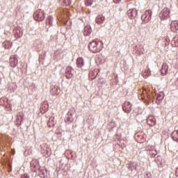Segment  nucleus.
Instances as JSON below:
<instances>
[{
    "instance_id": "obj_10",
    "label": "nucleus",
    "mask_w": 178,
    "mask_h": 178,
    "mask_svg": "<svg viewBox=\"0 0 178 178\" xmlns=\"http://www.w3.org/2000/svg\"><path fill=\"white\" fill-rule=\"evenodd\" d=\"M170 29L172 33H176L178 31V21H172L170 24Z\"/></svg>"
},
{
    "instance_id": "obj_14",
    "label": "nucleus",
    "mask_w": 178,
    "mask_h": 178,
    "mask_svg": "<svg viewBox=\"0 0 178 178\" xmlns=\"http://www.w3.org/2000/svg\"><path fill=\"white\" fill-rule=\"evenodd\" d=\"M76 66L78 67H83L84 66V60L82 58H78L76 59Z\"/></svg>"
},
{
    "instance_id": "obj_17",
    "label": "nucleus",
    "mask_w": 178,
    "mask_h": 178,
    "mask_svg": "<svg viewBox=\"0 0 178 178\" xmlns=\"http://www.w3.org/2000/svg\"><path fill=\"white\" fill-rule=\"evenodd\" d=\"M53 20H54V18H52V17H51V16L47 17L46 19L47 26H49V27H51V26H52Z\"/></svg>"
},
{
    "instance_id": "obj_7",
    "label": "nucleus",
    "mask_w": 178,
    "mask_h": 178,
    "mask_svg": "<svg viewBox=\"0 0 178 178\" xmlns=\"http://www.w3.org/2000/svg\"><path fill=\"white\" fill-rule=\"evenodd\" d=\"M122 109L125 113L131 112V104L129 102H125L123 104Z\"/></svg>"
},
{
    "instance_id": "obj_32",
    "label": "nucleus",
    "mask_w": 178,
    "mask_h": 178,
    "mask_svg": "<svg viewBox=\"0 0 178 178\" xmlns=\"http://www.w3.org/2000/svg\"><path fill=\"white\" fill-rule=\"evenodd\" d=\"M47 156H49V155H51V152L49 153L48 148H47Z\"/></svg>"
},
{
    "instance_id": "obj_6",
    "label": "nucleus",
    "mask_w": 178,
    "mask_h": 178,
    "mask_svg": "<svg viewBox=\"0 0 178 178\" xmlns=\"http://www.w3.org/2000/svg\"><path fill=\"white\" fill-rule=\"evenodd\" d=\"M73 68L70 66H67L65 69V75L66 79H72L73 77Z\"/></svg>"
},
{
    "instance_id": "obj_31",
    "label": "nucleus",
    "mask_w": 178,
    "mask_h": 178,
    "mask_svg": "<svg viewBox=\"0 0 178 178\" xmlns=\"http://www.w3.org/2000/svg\"><path fill=\"white\" fill-rule=\"evenodd\" d=\"M115 3H119L122 0H113Z\"/></svg>"
},
{
    "instance_id": "obj_2",
    "label": "nucleus",
    "mask_w": 178,
    "mask_h": 178,
    "mask_svg": "<svg viewBox=\"0 0 178 178\" xmlns=\"http://www.w3.org/2000/svg\"><path fill=\"white\" fill-rule=\"evenodd\" d=\"M33 17L37 22H42L45 19V13L42 10H38L34 13Z\"/></svg>"
},
{
    "instance_id": "obj_9",
    "label": "nucleus",
    "mask_w": 178,
    "mask_h": 178,
    "mask_svg": "<svg viewBox=\"0 0 178 178\" xmlns=\"http://www.w3.org/2000/svg\"><path fill=\"white\" fill-rule=\"evenodd\" d=\"M169 70V65L166 63H163L162 67H161V74L163 76H166L168 74V72Z\"/></svg>"
},
{
    "instance_id": "obj_20",
    "label": "nucleus",
    "mask_w": 178,
    "mask_h": 178,
    "mask_svg": "<svg viewBox=\"0 0 178 178\" xmlns=\"http://www.w3.org/2000/svg\"><path fill=\"white\" fill-rule=\"evenodd\" d=\"M163 93L159 92V94H157L156 99H158L159 101H162V99H163Z\"/></svg>"
},
{
    "instance_id": "obj_24",
    "label": "nucleus",
    "mask_w": 178,
    "mask_h": 178,
    "mask_svg": "<svg viewBox=\"0 0 178 178\" xmlns=\"http://www.w3.org/2000/svg\"><path fill=\"white\" fill-rule=\"evenodd\" d=\"M150 154H152V156H155V155H156V154H158V152H156V150H152L150 152Z\"/></svg>"
},
{
    "instance_id": "obj_22",
    "label": "nucleus",
    "mask_w": 178,
    "mask_h": 178,
    "mask_svg": "<svg viewBox=\"0 0 178 178\" xmlns=\"http://www.w3.org/2000/svg\"><path fill=\"white\" fill-rule=\"evenodd\" d=\"M38 172H39V175L40 176H41V177H44V176H45V172L44 171V170L39 168Z\"/></svg>"
},
{
    "instance_id": "obj_3",
    "label": "nucleus",
    "mask_w": 178,
    "mask_h": 178,
    "mask_svg": "<svg viewBox=\"0 0 178 178\" xmlns=\"http://www.w3.org/2000/svg\"><path fill=\"white\" fill-rule=\"evenodd\" d=\"M170 9L168 8H164L161 12L159 13V17L161 20H166L170 17Z\"/></svg>"
},
{
    "instance_id": "obj_26",
    "label": "nucleus",
    "mask_w": 178,
    "mask_h": 178,
    "mask_svg": "<svg viewBox=\"0 0 178 178\" xmlns=\"http://www.w3.org/2000/svg\"><path fill=\"white\" fill-rule=\"evenodd\" d=\"M21 178H30L27 174H24V175H22Z\"/></svg>"
},
{
    "instance_id": "obj_8",
    "label": "nucleus",
    "mask_w": 178,
    "mask_h": 178,
    "mask_svg": "<svg viewBox=\"0 0 178 178\" xmlns=\"http://www.w3.org/2000/svg\"><path fill=\"white\" fill-rule=\"evenodd\" d=\"M40 168V164L36 160H33L31 163V169L33 172H38Z\"/></svg>"
},
{
    "instance_id": "obj_28",
    "label": "nucleus",
    "mask_w": 178,
    "mask_h": 178,
    "mask_svg": "<svg viewBox=\"0 0 178 178\" xmlns=\"http://www.w3.org/2000/svg\"><path fill=\"white\" fill-rule=\"evenodd\" d=\"M149 74H151V71L147 70V74H145V76H149Z\"/></svg>"
},
{
    "instance_id": "obj_19",
    "label": "nucleus",
    "mask_w": 178,
    "mask_h": 178,
    "mask_svg": "<svg viewBox=\"0 0 178 178\" xmlns=\"http://www.w3.org/2000/svg\"><path fill=\"white\" fill-rule=\"evenodd\" d=\"M65 122H68V123L73 122V115L70 114V115H67Z\"/></svg>"
},
{
    "instance_id": "obj_16",
    "label": "nucleus",
    "mask_w": 178,
    "mask_h": 178,
    "mask_svg": "<svg viewBox=\"0 0 178 178\" xmlns=\"http://www.w3.org/2000/svg\"><path fill=\"white\" fill-rule=\"evenodd\" d=\"M171 137L174 141L178 143V130L174 131L171 134Z\"/></svg>"
},
{
    "instance_id": "obj_12",
    "label": "nucleus",
    "mask_w": 178,
    "mask_h": 178,
    "mask_svg": "<svg viewBox=\"0 0 178 178\" xmlns=\"http://www.w3.org/2000/svg\"><path fill=\"white\" fill-rule=\"evenodd\" d=\"M156 122L155 120V118H154L153 116H149L147 118V124L149 125V126H155Z\"/></svg>"
},
{
    "instance_id": "obj_1",
    "label": "nucleus",
    "mask_w": 178,
    "mask_h": 178,
    "mask_svg": "<svg viewBox=\"0 0 178 178\" xmlns=\"http://www.w3.org/2000/svg\"><path fill=\"white\" fill-rule=\"evenodd\" d=\"M103 48L104 43L102 41L93 40L88 44V49L90 52H92V54H98V52H101Z\"/></svg>"
},
{
    "instance_id": "obj_25",
    "label": "nucleus",
    "mask_w": 178,
    "mask_h": 178,
    "mask_svg": "<svg viewBox=\"0 0 178 178\" xmlns=\"http://www.w3.org/2000/svg\"><path fill=\"white\" fill-rule=\"evenodd\" d=\"M64 3H66V5H70L72 1H70V0H64Z\"/></svg>"
},
{
    "instance_id": "obj_21",
    "label": "nucleus",
    "mask_w": 178,
    "mask_h": 178,
    "mask_svg": "<svg viewBox=\"0 0 178 178\" xmlns=\"http://www.w3.org/2000/svg\"><path fill=\"white\" fill-rule=\"evenodd\" d=\"M138 141H139V143H144V141H145V139L144 138V137L143 136H140L138 135Z\"/></svg>"
},
{
    "instance_id": "obj_30",
    "label": "nucleus",
    "mask_w": 178,
    "mask_h": 178,
    "mask_svg": "<svg viewBox=\"0 0 178 178\" xmlns=\"http://www.w3.org/2000/svg\"><path fill=\"white\" fill-rule=\"evenodd\" d=\"M175 175L178 177V168L175 170Z\"/></svg>"
},
{
    "instance_id": "obj_5",
    "label": "nucleus",
    "mask_w": 178,
    "mask_h": 178,
    "mask_svg": "<svg viewBox=\"0 0 178 178\" xmlns=\"http://www.w3.org/2000/svg\"><path fill=\"white\" fill-rule=\"evenodd\" d=\"M17 63H19V61L17 60V56H12L10 58V65L11 66V67H16L17 66Z\"/></svg>"
},
{
    "instance_id": "obj_23",
    "label": "nucleus",
    "mask_w": 178,
    "mask_h": 178,
    "mask_svg": "<svg viewBox=\"0 0 178 178\" xmlns=\"http://www.w3.org/2000/svg\"><path fill=\"white\" fill-rule=\"evenodd\" d=\"M94 2V0H86V6H91Z\"/></svg>"
},
{
    "instance_id": "obj_27",
    "label": "nucleus",
    "mask_w": 178,
    "mask_h": 178,
    "mask_svg": "<svg viewBox=\"0 0 178 178\" xmlns=\"http://www.w3.org/2000/svg\"><path fill=\"white\" fill-rule=\"evenodd\" d=\"M131 165H134V163H130V168H131V170H133V169H136V167H131Z\"/></svg>"
},
{
    "instance_id": "obj_33",
    "label": "nucleus",
    "mask_w": 178,
    "mask_h": 178,
    "mask_svg": "<svg viewBox=\"0 0 178 178\" xmlns=\"http://www.w3.org/2000/svg\"><path fill=\"white\" fill-rule=\"evenodd\" d=\"M145 73H146V72L145 71V74H145Z\"/></svg>"
},
{
    "instance_id": "obj_29",
    "label": "nucleus",
    "mask_w": 178,
    "mask_h": 178,
    "mask_svg": "<svg viewBox=\"0 0 178 178\" xmlns=\"http://www.w3.org/2000/svg\"><path fill=\"white\" fill-rule=\"evenodd\" d=\"M10 47H11V46H10L9 44H6V45H5V48H6V49H9V48H10Z\"/></svg>"
},
{
    "instance_id": "obj_13",
    "label": "nucleus",
    "mask_w": 178,
    "mask_h": 178,
    "mask_svg": "<svg viewBox=\"0 0 178 178\" xmlns=\"http://www.w3.org/2000/svg\"><path fill=\"white\" fill-rule=\"evenodd\" d=\"M91 33H92V29H91V26H85L84 32H83L84 35H90Z\"/></svg>"
},
{
    "instance_id": "obj_15",
    "label": "nucleus",
    "mask_w": 178,
    "mask_h": 178,
    "mask_svg": "<svg viewBox=\"0 0 178 178\" xmlns=\"http://www.w3.org/2000/svg\"><path fill=\"white\" fill-rule=\"evenodd\" d=\"M104 22H105V17H104L102 15H99L96 18V23H97L98 24H102V23H104Z\"/></svg>"
},
{
    "instance_id": "obj_11",
    "label": "nucleus",
    "mask_w": 178,
    "mask_h": 178,
    "mask_svg": "<svg viewBox=\"0 0 178 178\" xmlns=\"http://www.w3.org/2000/svg\"><path fill=\"white\" fill-rule=\"evenodd\" d=\"M138 14V12L136 9H131L128 11V16L130 17V19H134L135 17H137Z\"/></svg>"
},
{
    "instance_id": "obj_4",
    "label": "nucleus",
    "mask_w": 178,
    "mask_h": 178,
    "mask_svg": "<svg viewBox=\"0 0 178 178\" xmlns=\"http://www.w3.org/2000/svg\"><path fill=\"white\" fill-rule=\"evenodd\" d=\"M152 16V11L147 10L145 13L142 15V19L145 23H148L151 20Z\"/></svg>"
},
{
    "instance_id": "obj_18",
    "label": "nucleus",
    "mask_w": 178,
    "mask_h": 178,
    "mask_svg": "<svg viewBox=\"0 0 178 178\" xmlns=\"http://www.w3.org/2000/svg\"><path fill=\"white\" fill-rule=\"evenodd\" d=\"M51 91H52V94L54 95H58V94H59V92L60 91V89H59L56 87H54V88L51 89Z\"/></svg>"
}]
</instances>
